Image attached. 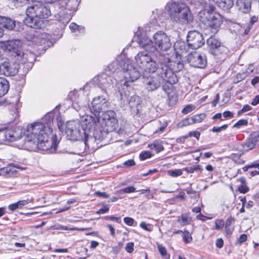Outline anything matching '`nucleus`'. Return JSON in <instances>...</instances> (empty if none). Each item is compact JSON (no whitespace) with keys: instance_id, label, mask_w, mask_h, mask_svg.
Wrapping results in <instances>:
<instances>
[{"instance_id":"obj_1","label":"nucleus","mask_w":259,"mask_h":259,"mask_svg":"<svg viewBox=\"0 0 259 259\" xmlns=\"http://www.w3.org/2000/svg\"><path fill=\"white\" fill-rule=\"evenodd\" d=\"M49 127V112L42 117L40 122H34L27 127L24 140V148L29 151L49 149V136L46 128Z\"/></svg>"},{"instance_id":"obj_2","label":"nucleus","mask_w":259,"mask_h":259,"mask_svg":"<svg viewBox=\"0 0 259 259\" xmlns=\"http://www.w3.org/2000/svg\"><path fill=\"white\" fill-rule=\"evenodd\" d=\"M83 125L92 127L93 137L95 140L102 141L108 133L114 131L117 125L116 113L112 110H108L102 114V117L97 114L85 116Z\"/></svg>"},{"instance_id":"obj_3","label":"nucleus","mask_w":259,"mask_h":259,"mask_svg":"<svg viewBox=\"0 0 259 259\" xmlns=\"http://www.w3.org/2000/svg\"><path fill=\"white\" fill-rule=\"evenodd\" d=\"M195 8H203L198 14V18L201 23V27L204 29L209 30L213 34H215L219 30L223 23L221 16L214 13L215 8L211 3V0H187Z\"/></svg>"},{"instance_id":"obj_4","label":"nucleus","mask_w":259,"mask_h":259,"mask_svg":"<svg viewBox=\"0 0 259 259\" xmlns=\"http://www.w3.org/2000/svg\"><path fill=\"white\" fill-rule=\"evenodd\" d=\"M195 8H203L198 14V18L201 23V27L204 29L209 30L213 34H215L219 30L223 23L221 16L214 13L215 8L211 3V0H187Z\"/></svg>"},{"instance_id":"obj_5","label":"nucleus","mask_w":259,"mask_h":259,"mask_svg":"<svg viewBox=\"0 0 259 259\" xmlns=\"http://www.w3.org/2000/svg\"><path fill=\"white\" fill-rule=\"evenodd\" d=\"M85 120V116L82 120L81 124L77 120L67 121L66 124V134L69 140L82 141L85 145H88L89 142H93L95 140L93 137L92 127L90 128L83 125Z\"/></svg>"},{"instance_id":"obj_6","label":"nucleus","mask_w":259,"mask_h":259,"mask_svg":"<svg viewBox=\"0 0 259 259\" xmlns=\"http://www.w3.org/2000/svg\"><path fill=\"white\" fill-rule=\"evenodd\" d=\"M165 9L170 19L177 23L189 24L193 20L189 8L184 3L172 1L167 3Z\"/></svg>"},{"instance_id":"obj_7","label":"nucleus","mask_w":259,"mask_h":259,"mask_svg":"<svg viewBox=\"0 0 259 259\" xmlns=\"http://www.w3.org/2000/svg\"><path fill=\"white\" fill-rule=\"evenodd\" d=\"M117 64V61L113 62L108 66V70L106 69L105 72H103L94 78V82L96 83L106 94L111 92L113 89L114 90L119 89V88L116 86V79H114L112 76L115 71L113 70V67Z\"/></svg>"},{"instance_id":"obj_8","label":"nucleus","mask_w":259,"mask_h":259,"mask_svg":"<svg viewBox=\"0 0 259 259\" xmlns=\"http://www.w3.org/2000/svg\"><path fill=\"white\" fill-rule=\"evenodd\" d=\"M157 53L158 56L156 60L158 65L156 72H157L161 80H163L171 84L176 83L178 79L174 73V70H172L169 67V63H170V59L164 54Z\"/></svg>"},{"instance_id":"obj_9","label":"nucleus","mask_w":259,"mask_h":259,"mask_svg":"<svg viewBox=\"0 0 259 259\" xmlns=\"http://www.w3.org/2000/svg\"><path fill=\"white\" fill-rule=\"evenodd\" d=\"M148 51H143L139 52L135 57V60L137 65L145 72L149 73H155L157 69L158 63L156 58L158 53L162 54L159 51L153 53V56H150L147 53Z\"/></svg>"},{"instance_id":"obj_10","label":"nucleus","mask_w":259,"mask_h":259,"mask_svg":"<svg viewBox=\"0 0 259 259\" xmlns=\"http://www.w3.org/2000/svg\"><path fill=\"white\" fill-rule=\"evenodd\" d=\"M81 0H61L55 4L54 7L59 9L58 14L60 21L68 22L73 13L77 10Z\"/></svg>"},{"instance_id":"obj_11","label":"nucleus","mask_w":259,"mask_h":259,"mask_svg":"<svg viewBox=\"0 0 259 259\" xmlns=\"http://www.w3.org/2000/svg\"><path fill=\"white\" fill-rule=\"evenodd\" d=\"M122 72L124 82L123 84L127 88L128 82H133L140 78L141 72L135 67L127 59L121 60L118 63Z\"/></svg>"},{"instance_id":"obj_12","label":"nucleus","mask_w":259,"mask_h":259,"mask_svg":"<svg viewBox=\"0 0 259 259\" xmlns=\"http://www.w3.org/2000/svg\"><path fill=\"white\" fill-rule=\"evenodd\" d=\"M152 42L156 48V51H158V48L161 51H166L171 46L169 36L163 31H158L154 34ZM154 53H156V51Z\"/></svg>"},{"instance_id":"obj_13","label":"nucleus","mask_w":259,"mask_h":259,"mask_svg":"<svg viewBox=\"0 0 259 259\" xmlns=\"http://www.w3.org/2000/svg\"><path fill=\"white\" fill-rule=\"evenodd\" d=\"M134 39L139 46L144 48L146 51L154 53L156 51V47L153 45V37L152 39L149 38L146 32H143L139 34L137 33Z\"/></svg>"},{"instance_id":"obj_14","label":"nucleus","mask_w":259,"mask_h":259,"mask_svg":"<svg viewBox=\"0 0 259 259\" xmlns=\"http://www.w3.org/2000/svg\"><path fill=\"white\" fill-rule=\"evenodd\" d=\"M19 64L12 61H5L0 63V74L14 76L18 72Z\"/></svg>"},{"instance_id":"obj_15","label":"nucleus","mask_w":259,"mask_h":259,"mask_svg":"<svg viewBox=\"0 0 259 259\" xmlns=\"http://www.w3.org/2000/svg\"><path fill=\"white\" fill-rule=\"evenodd\" d=\"M188 46L192 49L196 50L202 47L204 44L202 35L197 31H189L187 37Z\"/></svg>"},{"instance_id":"obj_16","label":"nucleus","mask_w":259,"mask_h":259,"mask_svg":"<svg viewBox=\"0 0 259 259\" xmlns=\"http://www.w3.org/2000/svg\"><path fill=\"white\" fill-rule=\"evenodd\" d=\"M188 61L191 66L197 68H203L207 64L205 55L196 51L188 55Z\"/></svg>"},{"instance_id":"obj_17","label":"nucleus","mask_w":259,"mask_h":259,"mask_svg":"<svg viewBox=\"0 0 259 259\" xmlns=\"http://www.w3.org/2000/svg\"><path fill=\"white\" fill-rule=\"evenodd\" d=\"M207 45L210 52L213 55L226 53L227 49L216 38L210 37L207 40Z\"/></svg>"},{"instance_id":"obj_18","label":"nucleus","mask_w":259,"mask_h":259,"mask_svg":"<svg viewBox=\"0 0 259 259\" xmlns=\"http://www.w3.org/2000/svg\"><path fill=\"white\" fill-rule=\"evenodd\" d=\"M107 99L104 95L99 96L94 98L92 102V107L91 110L92 114L94 116L97 114V116H99L100 113L106 107V103Z\"/></svg>"},{"instance_id":"obj_19","label":"nucleus","mask_w":259,"mask_h":259,"mask_svg":"<svg viewBox=\"0 0 259 259\" xmlns=\"http://www.w3.org/2000/svg\"><path fill=\"white\" fill-rule=\"evenodd\" d=\"M16 57L17 60L23 64L26 65V67L28 69H30L32 67L34 62L35 60V56L34 54L30 51H26L25 52H20Z\"/></svg>"},{"instance_id":"obj_20","label":"nucleus","mask_w":259,"mask_h":259,"mask_svg":"<svg viewBox=\"0 0 259 259\" xmlns=\"http://www.w3.org/2000/svg\"><path fill=\"white\" fill-rule=\"evenodd\" d=\"M21 135L15 130L8 128L0 131V140L5 142H12L20 139Z\"/></svg>"},{"instance_id":"obj_21","label":"nucleus","mask_w":259,"mask_h":259,"mask_svg":"<svg viewBox=\"0 0 259 259\" xmlns=\"http://www.w3.org/2000/svg\"><path fill=\"white\" fill-rule=\"evenodd\" d=\"M60 105L56 106L53 110L50 112V118H52V122L56 123L60 132L64 130V120L60 112Z\"/></svg>"},{"instance_id":"obj_22","label":"nucleus","mask_w":259,"mask_h":259,"mask_svg":"<svg viewBox=\"0 0 259 259\" xmlns=\"http://www.w3.org/2000/svg\"><path fill=\"white\" fill-rule=\"evenodd\" d=\"M143 82L148 91L153 92L160 87L161 79L159 76H150L145 78Z\"/></svg>"},{"instance_id":"obj_23","label":"nucleus","mask_w":259,"mask_h":259,"mask_svg":"<svg viewBox=\"0 0 259 259\" xmlns=\"http://www.w3.org/2000/svg\"><path fill=\"white\" fill-rule=\"evenodd\" d=\"M68 98L72 102V106L76 111L84 109L85 105L79 99L78 91L74 90L70 92L68 95Z\"/></svg>"},{"instance_id":"obj_24","label":"nucleus","mask_w":259,"mask_h":259,"mask_svg":"<svg viewBox=\"0 0 259 259\" xmlns=\"http://www.w3.org/2000/svg\"><path fill=\"white\" fill-rule=\"evenodd\" d=\"M6 50L12 52L15 57L20 53L21 50V42L19 39H12L6 41L5 44Z\"/></svg>"},{"instance_id":"obj_25","label":"nucleus","mask_w":259,"mask_h":259,"mask_svg":"<svg viewBox=\"0 0 259 259\" xmlns=\"http://www.w3.org/2000/svg\"><path fill=\"white\" fill-rule=\"evenodd\" d=\"M16 168L13 164H9L6 167L0 168V174L7 177H13L17 173Z\"/></svg>"},{"instance_id":"obj_26","label":"nucleus","mask_w":259,"mask_h":259,"mask_svg":"<svg viewBox=\"0 0 259 259\" xmlns=\"http://www.w3.org/2000/svg\"><path fill=\"white\" fill-rule=\"evenodd\" d=\"M61 140V136H57L56 134H54L51 138V146L50 147V154H54L57 153V148Z\"/></svg>"},{"instance_id":"obj_27","label":"nucleus","mask_w":259,"mask_h":259,"mask_svg":"<svg viewBox=\"0 0 259 259\" xmlns=\"http://www.w3.org/2000/svg\"><path fill=\"white\" fill-rule=\"evenodd\" d=\"M140 98L138 96L134 95L131 97L128 103L130 108L133 111H138V107L140 104Z\"/></svg>"},{"instance_id":"obj_28","label":"nucleus","mask_w":259,"mask_h":259,"mask_svg":"<svg viewBox=\"0 0 259 259\" xmlns=\"http://www.w3.org/2000/svg\"><path fill=\"white\" fill-rule=\"evenodd\" d=\"M218 7L224 10H228L231 8L234 2L233 0H213Z\"/></svg>"},{"instance_id":"obj_29","label":"nucleus","mask_w":259,"mask_h":259,"mask_svg":"<svg viewBox=\"0 0 259 259\" xmlns=\"http://www.w3.org/2000/svg\"><path fill=\"white\" fill-rule=\"evenodd\" d=\"M175 50L177 54H182L188 51V44L187 45L186 42L182 41L176 42L174 45Z\"/></svg>"},{"instance_id":"obj_30","label":"nucleus","mask_w":259,"mask_h":259,"mask_svg":"<svg viewBox=\"0 0 259 259\" xmlns=\"http://www.w3.org/2000/svg\"><path fill=\"white\" fill-rule=\"evenodd\" d=\"M9 88L8 81L5 78L0 77V97L8 93Z\"/></svg>"},{"instance_id":"obj_31","label":"nucleus","mask_w":259,"mask_h":259,"mask_svg":"<svg viewBox=\"0 0 259 259\" xmlns=\"http://www.w3.org/2000/svg\"><path fill=\"white\" fill-rule=\"evenodd\" d=\"M15 21L10 18L3 17V20L2 24V28L8 30H13L15 27Z\"/></svg>"},{"instance_id":"obj_32","label":"nucleus","mask_w":259,"mask_h":259,"mask_svg":"<svg viewBox=\"0 0 259 259\" xmlns=\"http://www.w3.org/2000/svg\"><path fill=\"white\" fill-rule=\"evenodd\" d=\"M29 200H20L16 203L10 204L8 206V208L10 210H15L17 209H23V206L26 205L29 203Z\"/></svg>"},{"instance_id":"obj_33","label":"nucleus","mask_w":259,"mask_h":259,"mask_svg":"<svg viewBox=\"0 0 259 259\" xmlns=\"http://www.w3.org/2000/svg\"><path fill=\"white\" fill-rule=\"evenodd\" d=\"M256 145L249 138L244 143L242 144L243 149L244 151L247 152L255 148Z\"/></svg>"},{"instance_id":"obj_34","label":"nucleus","mask_w":259,"mask_h":259,"mask_svg":"<svg viewBox=\"0 0 259 259\" xmlns=\"http://www.w3.org/2000/svg\"><path fill=\"white\" fill-rule=\"evenodd\" d=\"M148 147L156 153H159L163 150V146L158 142H154L152 144L148 145Z\"/></svg>"},{"instance_id":"obj_35","label":"nucleus","mask_w":259,"mask_h":259,"mask_svg":"<svg viewBox=\"0 0 259 259\" xmlns=\"http://www.w3.org/2000/svg\"><path fill=\"white\" fill-rule=\"evenodd\" d=\"M51 38H50V44H52V46L55 44L57 40L62 37V33L59 29L55 30V33L51 35Z\"/></svg>"},{"instance_id":"obj_36","label":"nucleus","mask_w":259,"mask_h":259,"mask_svg":"<svg viewBox=\"0 0 259 259\" xmlns=\"http://www.w3.org/2000/svg\"><path fill=\"white\" fill-rule=\"evenodd\" d=\"M190 221V218L187 213L182 214L178 220V222L182 226L188 224Z\"/></svg>"},{"instance_id":"obj_37","label":"nucleus","mask_w":259,"mask_h":259,"mask_svg":"<svg viewBox=\"0 0 259 259\" xmlns=\"http://www.w3.org/2000/svg\"><path fill=\"white\" fill-rule=\"evenodd\" d=\"M206 117V115L204 113L196 114L191 117V119L192 121L191 123L194 124L195 123L201 122Z\"/></svg>"},{"instance_id":"obj_38","label":"nucleus","mask_w":259,"mask_h":259,"mask_svg":"<svg viewBox=\"0 0 259 259\" xmlns=\"http://www.w3.org/2000/svg\"><path fill=\"white\" fill-rule=\"evenodd\" d=\"M167 102L169 106H171L175 105L178 101V96L176 94H171L167 93Z\"/></svg>"},{"instance_id":"obj_39","label":"nucleus","mask_w":259,"mask_h":259,"mask_svg":"<svg viewBox=\"0 0 259 259\" xmlns=\"http://www.w3.org/2000/svg\"><path fill=\"white\" fill-rule=\"evenodd\" d=\"M124 88L123 89V91L119 89L120 93V99L122 101L121 103L123 105L127 102L129 94L124 91Z\"/></svg>"},{"instance_id":"obj_40","label":"nucleus","mask_w":259,"mask_h":259,"mask_svg":"<svg viewBox=\"0 0 259 259\" xmlns=\"http://www.w3.org/2000/svg\"><path fill=\"white\" fill-rule=\"evenodd\" d=\"M69 27L72 31H75L76 30H77L80 33L84 32V27L81 26H79L75 23H71L70 24Z\"/></svg>"},{"instance_id":"obj_41","label":"nucleus","mask_w":259,"mask_h":259,"mask_svg":"<svg viewBox=\"0 0 259 259\" xmlns=\"http://www.w3.org/2000/svg\"><path fill=\"white\" fill-rule=\"evenodd\" d=\"M157 247L160 253L163 257H165V259H169L170 255L167 254V251L164 246L162 245H158Z\"/></svg>"},{"instance_id":"obj_42","label":"nucleus","mask_w":259,"mask_h":259,"mask_svg":"<svg viewBox=\"0 0 259 259\" xmlns=\"http://www.w3.org/2000/svg\"><path fill=\"white\" fill-rule=\"evenodd\" d=\"M182 237L184 242L186 243H190L192 240V236L188 231L183 232Z\"/></svg>"},{"instance_id":"obj_43","label":"nucleus","mask_w":259,"mask_h":259,"mask_svg":"<svg viewBox=\"0 0 259 259\" xmlns=\"http://www.w3.org/2000/svg\"><path fill=\"white\" fill-rule=\"evenodd\" d=\"M136 191V189L133 186H130L123 189H121L117 191V193L122 194L123 193H130L134 192Z\"/></svg>"},{"instance_id":"obj_44","label":"nucleus","mask_w":259,"mask_h":259,"mask_svg":"<svg viewBox=\"0 0 259 259\" xmlns=\"http://www.w3.org/2000/svg\"><path fill=\"white\" fill-rule=\"evenodd\" d=\"M168 175L172 177H177L183 174L182 170L180 169H176L174 170H169L167 171Z\"/></svg>"},{"instance_id":"obj_45","label":"nucleus","mask_w":259,"mask_h":259,"mask_svg":"<svg viewBox=\"0 0 259 259\" xmlns=\"http://www.w3.org/2000/svg\"><path fill=\"white\" fill-rule=\"evenodd\" d=\"M247 125L248 120L245 119H242L238 120L235 124H234L233 127L239 128L242 126H247Z\"/></svg>"},{"instance_id":"obj_46","label":"nucleus","mask_w":259,"mask_h":259,"mask_svg":"<svg viewBox=\"0 0 259 259\" xmlns=\"http://www.w3.org/2000/svg\"><path fill=\"white\" fill-rule=\"evenodd\" d=\"M196 107L192 104H189L186 106L182 110V113L184 114H187L195 109Z\"/></svg>"},{"instance_id":"obj_47","label":"nucleus","mask_w":259,"mask_h":259,"mask_svg":"<svg viewBox=\"0 0 259 259\" xmlns=\"http://www.w3.org/2000/svg\"><path fill=\"white\" fill-rule=\"evenodd\" d=\"M231 159L238 164H242L244 163V161L240 158V155L237 154H232L231 155Z\"/></svg>"},{"instance_id":"obj_48","label":"nucleus","mask_w":259,"mask_h":259,"mask_svg":"<svg viewBox=\"0 0 259 259\" xmlns=\"http://www.w3.org/2000/svg\"><path fill=\"white\" fill-rule=\"evenodd\" d=\"M140 227L142 229H143L147 231H148V232H151L153 230L152 226L150 224H146L144 222H142L140 224Z\"/></svg>"},{"instance_id":"obj_49","label":"nucleus","mask_w":259,"mask_h":259,"mask_svg":"<svg viewBox=\"0 0 259 259\" xmlns=\"http://www.w3.org/2000/svg\"><path fill=\"white\" fill-rule=\"evenodd\" d=\"M152 154L149 151H143L140 154V158L142 160H144L147 158L152 157Z\"/></svg>"},{"instance_id":"obj_50","label":"nucleus","mask_w":259,"mask_h":259,"mask_svg":"<svg viewBox=\"0 0 259 259\" xmlns=\"http://www.w3.org/2000/svg\"><path fill=\"white\" fill-rule=\"evenodd\" d=\"M173 70L175 72H179L181 71L184 67V65L182 63L179 62L178 63L174 62L173 64Z\"/></svg>"},{"instance_id":"obj_51","label":"nucleus","mask_w":259,"mask_h":259,"mask_svg":"<svg viewBox=\"0 0 259 259\" xmlns=\"http://www.w3.org/2000/svg\"><path fill=\"white\" fill-rule=\"evenodd\" d=\"M200 169V166L197 165L196 166H190L185 167L184 170L188 173H193L195 171Z\"/></svg>"},{"instance_id":"obj_52","label":"nucleus","mask_w":259,"mask_h":259,"mask_svg":"<svg viewBox=\"0 0 259 259\" xmlns=\"http://www.w3.org/2000/svg\"><path fill=\"white\" fill-rule=\"evenodd\" d=\"M238 190L240 193L245 194L249 191V188L246 184H244L238 186Z\"/></svg>"},{"instance_id":"obj_53","label":"nucleus","mask_w":259,"mask_h":259,"mask_svg":"<svg viewBox=\"0 0 259 259\" xmlns=\"http://www.w3.org/2000/svg\"><path fill=\"white\" fill-rule=\"evenodd\" d=\"M251 107L247 104L243 106V108L238 112V115H240L243 113L248 111L251 109Z\"/></svg>"},{"instance_id":"obj_54","label":"nucleus","mask_w":259,"mask_h":259,"mask_svg":"<svg viewBox=\"0 0 259 259\" xmlns=\"http://www.w3.org/2000/svg\"><path fill=\"white\" fill-rule=\"evenodd\" d=\"M228 124H224L221 126H213L211 130L213 132H220L222 130H226L228 127Z\"/></svg>"},{"instance_id":"obj_55","label":"nucleus","mask_w":259,"mask_h":259,"mask_svg":"<svg viewBox=\"0 0 259 259\" xmlns=\"http://www.w3.org/2000/svg\"><path fill=\"white\" fill-rule=\"evenodd\" d=\"M244 78V75L241 73H238L235 77L233 82L235 83H237L242 80Z\"/></svg>"},{"instance_id":"obj_56","label":"nucleus","mask_w":259,"mask_h":259,"mask_svg":"<svg viewBox=\"0 0 259 259\" xmlns=\"http://www.w3.org/2000/svg\"><path fill=\"white\" fill-rule=\"evenodd\" d=\"M134 243L133 242H128L125 246V250L128 253H132L134 251Z\"/></svg>"},{"instance_id":"obj_57","label":"nucleus","mask_w":259,"mask_h":259,"mask_svg":"<svg viewBox=\"0 0 259 259\" xmlns=\"http://www.w3.org/2000/svg\"><path fill=\"white\" fill-rule=\"evenodd\" d=\"M191 119V117L187 118L182 120L181 122L179 123V124H181V126H186L190 124H193V123H191L192 121Z\"/></svg>"},{"instance_id":"obj_58","label":"nucleus","mask_w":259,"mask_h":259,"mask_svg":"<svg viewBox=\"0 0 259 259\" xmlns=\"http://www.w3.org/2000/svg\"><path fill=\"white\" fill-rule=\"evenodd\" d=\"M215 229L220 230L223 228L224 226V222L223 220H218L215 222Z\"/></svg>"},{"instance_id":"obj_59","label":"nucleus","mask_w":259,"mask_h":259,"mask_svg":"<svg viewBox=\"0 0 259 259\" xmlns=\"http://www.w3.org/2000/svg\"><path fill=\"white\" fill-rule=\"evenodd\" d=\"M124 222L125 224L128 226H134V220L132 218L130 217H125L124 218Z\"/></svg>"},{"instance_id":"obj_60","label":"nucleus","mask_w":259,"mask_h":259,"mask_svg":"<svg viewBox=\"0 0 259 259\" xmlns=\"http://www.w3.org/2000/svg\"><path fill=\"white\" fill-rule=\"evenodd\" d=\"M250 139L256 145L257 143L259 141V134L252 135Z\"/></svg>"},{"instance_id":"obj_61","label":"nucleus","mask_w":259,"mask_h":259,"mask_svg":"<svg viewBox=\"0 0 259 259\" xmlns=\"http://www.w3.org/2000/svg\"><path fill=\"white\" fill-rule=\"evenodd\" d=\"M135 165V162L133 159H129L123 163V165L126 167L132 166Z\"/></svg>"},{"instance_id":"obj_62","label":"nucleus","mask_w":259,"mask_h":259,"mask_svg":"<svg viewBox=\"0 0 259 259\" xmlns=\"http://www.w3.org/2000/svg\"><path fill=\"white\" fill-rule=\"evenodd\" d=\"M216 246L219 248H222L224 245V241L222 238H218L216 240Z\"/></svg>"},{"instance_id":"obj_63","label":"nucleus","mask_w":259,"mask_h":259,"mask_svg":"<svg viewBox=\"0 0 259 259\" xmlns=\"http://www.w3.org/2000/svg\"><path fill=\"white\" fill-rule=\"evenodd\" d=\"M197 218L200 220L202 221H205L207 220L211 219L212 218V217H207V216L202 215V214L200 213L197 215Z\"/></svg>"},{"instance_id":"obj_64","label":"nucleus","mask_w":259,"mask_h":259,"mask_svg":"<svg viewBox=\"0 0 259 259\" xmlns=\"http://www.w3.org/2000/svg\"><path fill=\"white\" fill-rule=\"evenodd\" d=\"M247 239V236L246 235L243 234L240 236L239 238L238 239V242L241 244L243 242H244Z\"/></svg>"}]
</instances>
